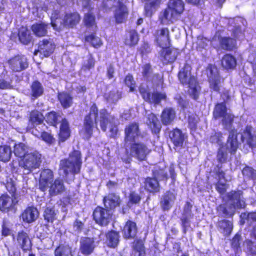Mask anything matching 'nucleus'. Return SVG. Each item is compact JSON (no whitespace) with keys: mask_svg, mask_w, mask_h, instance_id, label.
Returning <instances> with one entry per match:
<instances>
[{"mask_svg":"<svg viewBox=\"0 0 256 256\" xmlns=\"http://www.w3.org/2000/svg\"><path fill=\"white\" fill-rule=\"evenodd\" d=\"M94 120L96 123L98 122H100V126L103 131L105 132L107 127L108 128L107 134L110 137L114 138L116 136L118 128L115 124L114 117L106 110H102L98 114V108L94 104L90 108L89 114L85 118L84 127L81 132L85 138L88 139L92 136Z\"/></svg>","mask_w":256,"mask_h":256,"instance_id":"obj_1","label":"nucleus"},{"mask_svg":"<svg viewBox=\"0 0 256 256\" xmlns=\"http://www.w3.org/2000/svg\"><path fill=\"white\" fill-rule=\"evenodd\" d=\"M243 192L242 190H232L226 194V200L234 202L232 204L226 202L220 204L216 208V210L222 214L224 217L232 218L236 214V210L244 209L246 204L243 200Z\"/></svg>","mask_w":256,"mask_h":256,"instance_id":"obj_2","label":"nucleus"},{"mask_svg":"<svg viewBox=\"0 0 256 256\" xmlns=\"http://www.w3.org/2000/svg\"><path fill=\"white\" fill-rule=\"evenodd\" d=\"M41 162V154L36 150H32L22 160H18V164L23 169L24 174H28L38 168Z\"/></svg>","mask_w":256,"mask_h":256,"instance_id":"obj_3","label":"nucleus"},{"mask_svg":"<svg viewBox=\"0 0 256 256\" xmlns=\"http://www.w3.org/2000/svg\"><path fill=\"white\" fill-rule=\"evenodd\" d=\"M56 12L52 14L51 16V24L54 29L60 31L64 27H72L78 24L80 20L79 14L77 12L66 14L63 20L58 17Z\"/></svg>","mask_w":256,"mask_h":256,"instance_id":"obj_4","label":"nucleus"},{"mask_svg":"<svg viewBox=\"0 0 256 256\" xmlns=\"http://www.w3.org/2000/svg\"><path fill=\"white\" fill-rule=\"evenodd\" d=\"M82 161L79 151L74 150L70 154L68 160L60 161V166L66 174L68 172L78 173L81 167Z\"/></svg>","mask_w":256,"mask_h":256,"instance_id":"obj_5","label":"nucleus"},{"mask_svg":"<svg viewBox=\"0 0 256 256\" xmlns=\"http://www.w3.org/2000/svg\"><path fill=\"white\" fill-rule=\"evenodd\" d=\"M192 68L188 62L184 63V66L178 71V79L184 86L192 85L196 82L197 78L192 74Z\"/></svg>","mask_w":256,"mask_h":256,"instance_id":"obj_6","label":"nucleus"},{"mask_svg":"<svg viewBox=\"0 0 256 256\" xmlns=\"http://www.w3.org/2000/svg\"><path fill=\"white\" fill-rule=\"evenodd\" d=\"M206 70L210 88L214 92H220L222 81L217 68L210 64L208 65Z\"/></svg>","mask_w":256,"mask_h":256,"instance_id":"obj_7","label":"nucleus"},{"mask_svg":"<svg viewBox=\"0 0 256 256\" xmlns=\"http://www.w3.org/2000/svg\"><path fill=\"white\" fill-rule=\"evenodd\" d=\"M168 137L174 145V148H183L184 144L187 140L188 136L182 130L175 128L170 131Z\"/></svg>","mask_w":256,"mask_h":256,"instance_id":"obj_8","label":"nucleus"},{"mask_svg":"<svg viewBox=\"0 0 256 256\" xmlns=\"http://www.w3.org/2000/svg\"><path fill=\"white\" fill-rule=\"evenodd\" d=\"M150 152V150L143 143L134 142L130 145V154L136 157L139 160H145Z\"/></svg>","mask_w":256,"mask_h":256,"instance_id":"obj_9","label":"nucleus"},{"mask_svg":"<svg viewBox=\"0 0 256 256\" xmlns=\"http://www.w3.org/2000/svg\"><path fill=\"white\" fill-rule=\"evenodd\" d=\"M242 142H246L251 148L256 146V134L251 125H246L243 130L240 136Z\"/></svg>","mask_w":256,"mask_h":256,"instance_id":"obj_10","label":"nucleus"},{"mask_svg":"<svg viewBox=\"0 0 256 256\" xmlns=\"http://www.w3.org/2000/svg\"><path fill=\"white\" fill-rule=\"evenodd\" d=\"M154 40L159 47L170 46V32L168 28H162L155 31Z\"/></svg>","mask_w":256,"mask_h":256,"instance_id":"obj_11","label":"nucleus"},{"mask_svg":"<svg viewBox=\"0 0 256 256\" xmlns=\"http://www.w3.org/2000/svg\"><path fill=\"white\" fill-rule=\"evenodd\" d=\"M142 186L145 191L153 195L159 193L161 189L159 180L152 176L144 178Z\"/></svg>","mask_w":256,"mask_h":256,"instance_id":"obj_12","label":"nucleus"},{"mask_svg":"<svg viewBox=\"0 0 256 256\" xmlns=\"http://www.w3.org/2000/svg\"><path fill=\"white\" fill-rule=\"evenodd\" d=\"M140 93L145 101L154 104H158L162 100H165L166 96L160 92H150L144 88L140 90Z\"/></svg>","mask_w":256,"mask_h":256,"instance_id":"obj_13","label":"nucleus"},{"mask_svg":"<svg viewBox=\"0 0 256 256\" xmlns=\"http://www.w3.org/2000/svg\"><path fill=\"white\" fill-rule=\"evenodd\" d=\"M93 216L97 224L101 226H106L111 218L112 213L101 207H97L93 212Z\"/></svg>","mask_w":256,"mask_h":256,"instance_id":"obj_14","label":"nucleus"},{"mask_svg":"<svg viewBox=\"0 0 256 256\" xmlns=\"http://www.w3.org/2000/svg\"><path fill=\"white\" fill-rule=\"evenodd\" d=\"M160 120L164 126H169L173 124L176 118V110L173 107L164 108L160 114Z\"/></svg>","mask_w":256,"mask_h":256,"instance_id":"obj_15","label":"nucleus"},{"mask_svg":"<svg viewBox=\"0 0 256 256\" xmlns=\"http://www.w3.org/2000/svg\"><path fill=\"white\" fill-rule=\"evenodd\" d=\"M238 132L236 128H234L229 130L226 144L229 152L232 154H236L240 144L238 140Z\"/></svg>","mask_w":256,"mask_h":256,"instance_id":"obj_16","label":"nucleus"},{"mask_svg":"<svg viewBox=\"0 0 256 256\" xmlns=\"http://www.w3.org/2000/svg\"><path fill=\"white\" fill-rule=\"evenodd\" d=\"M161 24H170L178 20V16L168 6L164 9L158 16Z\"/></svg>","mask_w":256,"mask_h":256,"instance_id":"obj_17","label":"nucleus"},{"mask_svg":"<svg viewBox=\"0 0 256 256\" xmlns=\"http://www.w3.org/2000/svg\"><path fill=\"white\" fill-rule=\"evenodd\" d=\"M10 68L16 72H20L28 66L26 58L24 56H18L8 62Z\"/></svg>","mask_w":256,"mask_h":256,"instance_id":"obj_18","label":"nucleus"},{"mask_svg":"<svg viewBox=\"0 0 256 256\" xmlns=\"http://www.w3.org/2000/svg\"><path fill=\"white\" fill-rule=\"evenodd\" d=\"M53 177L52 172L49 169L44 170L41 172L39 181V188L42 191L44 192L47 190L48 185L52 181Z\"/></svg>","mask_w":256,"mask_h":256,"instance_id":"obj_19","label":"nucleus"},{"mask_svg":"<svg viewBox=\"0 0 256 256\" xmlns=\"http://www.w3.org/2000/svg\"><path fill=\"white\" fill-rule=\"evenodd\" d=\"M217 228L218 230L225 238L228 237L232 233L234 226L232 221L226 219L218 220Z\"/></svg>","mask_w":256,"mask_h":256,"instance_id":"obj_20","label":"nucleus"},{"mask_svg":"<svg viewBox=\"0 0 256 256\" xmlns=\"http://www.w3.org/2000/svg\"><path fill=\"white\" fill-rule=\"evenodd\" d=\"M39 215L38 210L34 206H29L26 208L20 215V218L26 223H31L35 221Z\"/></svg>","mask_w":256,"mask_h":256,"instance_id":"obj_21","label":"nucleus"},{"mask_svg":"<svg viewBox=\"0 0 256 256\" xmlns=\"http://www.w3.org/2000/svg\"><path fill=\"white\" fill-rule=\"evenodd\" d=\"M54 48V45L52 41L44 40L40 43L38 49V51L35 52L34 54L36 55L39 52L44 56L47 57L52 53Z\"/></svg>","mask_w":256,"mask_h":256,"instance_id":"obj_22","label":"nucleus"},{"mask_svg":"<svg viewBox=\"0 0 256 256\" xmlns=\"http://www.w3.org/2000/svg\"><path fill=\"white\" fill-rule=\"evenodd\" d=\"M220 64L226 70H233L236 68L237 64L236 58L230 54H226L220 60Z\"/></svg>","mask_w":256,"mask_h":256,"instance_id":"obj_23","label":"nucleus"},{"mask_svg":"<svg viewBox=\"0 0 256 256\" xmlns=\"http://www.w3.org/2000/svg\"><path fill=\"white\" fill-rule=\"evenodd\" d=\"M220 48L226 51H232L236 48V40L230 36H224L220 38Z\"/></svg>","mask_w":256,"mask_h":256,"instance_id":"obj_24","label":"nucleus"},{"mask_svg":"<svg viewBox=\"0 0 256 256\" xmlns=\"http://www.w3.org/2000/svg\"><path fill=\"white\" fill-rule=\"evenodd\" d=\"M49 194L50 196L58 195L64 191L65 188L63 181L60 179H56L54 182L48 185Z\"/></svg>","mask_w":256,"mask_h":256,"instance_id":"obj_25","label":"nucleus"},{"mask_svg":"<svg viewBox=\"0 0 256 256\" xmlns=\"http://www.w3.org/2000/svg\"><path fill=\"white\" fill-rule=\"evenodd\" d=\"M95 246L96 245L92 238H84L81 240L80 250L82 254H91Z\"/></svg>","mask_w":256,"mask_h":256,"instance_id":"obj_26","label":"nucleus"},{"mask_svg":"<svg viewBox=\"0 0 256 256\" xmlns=\"http://www.w3.org/2000/svg\"><path fill=\"white\" fill-rule=\"evenodd\" d=\"M168 6L178 17L184 10V4L182 0H170Z\"/></svg>","mask_w":256,"mask_h":256,"instance_id":"obj_27","label":"nucleus"},{"mask_svg":"<svg viewBox=\"0 0 256 256\" xmlns=\"http://www.w3.org/2000/svg\"><path fill=\"white\" fill-rule=\"evenodd\" d=\"M132 254L134 256H145L144 242L142 239H136L132 244Z\"/></svg>","mask_w":256,"mask_h":256,"instance_id":"obj_28","label":"nucleus"},{"mask_svg":"<svg viewBox=\"0 0 256 256\" xmlns=\"http://www.w3.org/2000/svg\"><path fill=\"white\" fill-rule=\"evenodd\" d=\"M32 150L30 149L24 143L16 144L14 148V154L19 160H22V159L24 158L27 154Z\"/></svg>","mask_w":256,"mask_h":256,"instance_id":"obj_29","label":"nucleus"},{"mask_svg":"<svg viewBox=\"0 0 256 256\" xmlns=\"http://www.w3.org/2000/svg\"><path fill=\"white\" fill-rule=\"evenodd\" d=\"M104 202L106 208L112 210L120 205V200L118 196L111 194L104 198Z\"/></svg>","mask_w":256,"mask_h":256,"instance_id":"obj_30","label":"nucleus"},{"mask_svg":"<svg viewBox=\"0 0 256 256\" xmlns=\"http://www.w3.org/2000/svg\"><path fill=\"white\" fill-rule=\"evenodd\" d=\"M16 240L19 245L24 250H27L30 248L31 243L26 232L24 231L18 232Z\"/></svg>","mask_w":256,"mask_h":256,"instance_id":"obj_31","label":"nucleus"},{"mask_svg":"<svg viewBox=\"0 0 256 256\" xmlns=\"http://www.w3.org/2000/svg\"><path fill=\"white\" fill-rule=\"evenodd\" d=\"M146 2L144 10L145 15L151 16L152 14V8H158L162 3V0H142Z\"/></svg>","mask_w":256,"mask_h":256,"instance_id":"obj_32","label":"nucleus"},{"mask_svg":"<svg viewBox=\"0 0 256 256\" xmlns=\"http://www.w3.org/2000/svg\"><path fill=\"white\" fill-rule=\"evenodd\" d=\"M227 108L225 102H218L214 107L212 116L214 120H218L227 113Z\"/></svg>","mask_w":256,"mask_h":256,"instance_id":"obj_33","label":"nucleus"},{"mask_svg":"<svg viewBox=\"0 0 256 256\" xmlns=\"http://www.w3.org/2000/svg\"><path fill=\"white\" fill-rule=\"evenodd\" d=\"M142 137L138 124L134 122L129 124V140L135 142L139 138Z\"/></svg>","mask_w":256,"mask_h":256,"instance_id":"obj_34","label":"nucleus"},{"mask_svg":"<svg viewBox=\"0 0 256 256\" xmlns=\"http://www.w3.org/2000/svg\"><path fill=\"white\" fill-rule=\"evenodd\" d=\"M14 205V202L12 198L5 194L0 197V210L2 211H8Z\"/></svg>","mask_w":256,"mask_h":256,"instance_id":"obj_35","label":"nucleus"},{"mask_svg":"<svg viewBox=\"0 0 256 256\" xmlns=\"http://www.w3.org/2000/svg\"><path fill=\"white\" fill-rule=\"evenodd\" d=\"M169 46H163L161 48H162V53L163 54V57L164 60L167 62L172 63L176 59L177 54Z\"/></svg>","mask_w":256,"mask_h":256,"instance_id":"obj_36","label":"nucleus"},{"mask_svg":"<svg viewBox=\"0 0 256 256\" xmlns=\"http://www.w3.org/2000/svg\"><path fill=\"white\" fill-rule=\"evenodd\" d=\"M106 244L110 248L116 246L119 241V236L117 232L111 231L106 234Z\"/></svg>","mask_w":256,"mask_h":256,"instance_id":"obj_37","label":"nucleus"},{"mask_svg":"<svg viewBox=\"0 0 256 256\" xmlns=\"http://www.w3.org/2000/svg\"><path fill=\"white\" fill-rule=\"evenodd\" d=\"M172 194L170 191L167 192L163 196L162 200L160 201L161 208L163 211L168 210L171 208L170 203L172 201Z\"/></svg>","mask_w":256,"mask_h":256,"instance_id":"obj_38","label":"nucleus"},{"mask_svg":"<svg viewBox=\"0 0 256 256\" xmlns=\"http://www.w3.org/2000/svg\"><path fill=\"white\" fill-rule=\"evenodd\" d=\"M70 135L68 124L67 120L65 119L62 120L59 134L60 139L62 142L65 141Z\"/></svg>","mask_w":256,"mask_h":256,"instance_id":"obj_39","label":"nucleus"},{"mask_svg":"<svg viewBox=\"0 0 256 256\" xmlns=\"http://www.w3.org/2000/svg\"><path fill=\"white\" fill-rule=\"evenodd\" d=\"M47 26L44 23L34 24L32 26V30L36 36H43L47 33Z\"/></svg>","mask_w":256,"mask_h":256,"instance_id":"obj_40","label":"nucleus"},{"mask_svg":"<svg viewBox=\"0 0 256 256\" xmlns=\"http://www.w3.org/2000/svg\"><path fill=\"white\" fill-rule=\"evenodd\" d=\"M221 122L224 128L226 130L232 129L234 122L235 116L232 113L227 112L221 117Z\"/></svg>","mask_w":256,"mask_h":256,"instance_id":"obj_41","label":"nucleus"},{"mask_svg":"<svg viewBox=\"0 0 256 256\" xmlns=\"http://www.w3.org/2000/svg\"><path fill=\"white\" fill-rule=\"evenodd\" d=\"M74 251L68 246H60L54 252L55 256H73Z\"/></svg>","mask_w":256,"mask_h":256,"instance_id":"obj_42","label":"nucleus"},{"mask_svg":"<svg viewBox=\"0 0 256 256\" xmlns=\"http://www.w3.org/2000/svg\"><path fill=\"white\" fill-rule=\"evenodd\" d=\"M44 120V117L42 113L34 110L31 112L30 116V122L34 126L35 125L41 124Z\"/></svg>","mask_w":256,"mask_h":256,"instance_id":"obj_43","label":"nucleus"},{"mask_svg":"<svg viewBox=\"0 0 256 256\" xmlns=\"http://www.w3.org/2000/svg\"><path fill=\"white\" fill-rule=\"evenodd\" d=\"M152 177L160 181H167L168 176L163 168H158L152 170Z\"/></svg>","mask_w":256,"mask_h":256,"instance_id":"obj_44","label":"nucleus"},{"mask_svg":"<svg viewBox=\"0 0 256 256\" xmlns=\"http://www.w3.org/2000/svg\"><path fill=\"white\" fill-rule=\"evenodd\" d=\"M126 8L122 2H119L118 8L116 11L115 18L118 23L122 22L126 17Z\"/></svg>","mask_w":256,"mask_h":256,"instance_id":"obj_45","label":"nucleus"},{"mask_svg":"<svg viewBox=\"0 0 256 256\" xmlns=\"http://www.w3.org/2000/svg\"><path fill=\"white\" fill-rule=\"evenodd\" d=\"M12 150L8 146H0V160L4 162H8L11 157Z\"/></svg>","mask_w":256,"mask_h":256,"instance_id":"obj_46","label":"nucleus"},{"mask_svg":"<svg viewBox=\"0 0 256 256\" xmlns=\"http://www.w3.org/2000/svg\"><path fill=\"white\" fill-rule=\"evenodd\" d=\"M18 36L20 40L24 44H27L32 40V36L28 30L22 27L19 30Z\"/></svg>","mask_w":256,"mask_h":256,"instance_id":"obj_47","label":"nucleus"},{"mask_svg":"<svg viewBox=\"0 0 256 256\" xmlns=\"http://www.w3.org/2000/svg\"><path fill=\"white\" fill-rule=\"evenodd\" d=\"M58 100L64 108L70 107L72 104V98L67 93L62 92L58 96Z\"/></svg>","mask_w":256,"mask_h":256,"instance_id":"obj_48","label":"nucleus"},{"mask_svg":"<svg viewBox=\"0 0 256 256\" xmlns=\"http://www.w3.org/2000/svg\"><path fill=\"white\" fill-rule=\"evenodd\" d=\"M32 95L36 98L41 96L44 92V88L41 84L37 81L34 82L31 86Z\"/></svg>","mask_w":256,"mask_h":256,"instance_id":"obj_49","label":"nucleus"},{"mask_svg":"<svg viewBox=\"0 0 256 256\" xmlns=\"http://www.w3.org/2000/svg\"><path fill=\"white\" fill-rule=\"evenodd\" d=\"M241 235L238 234H236L230 240V246L232 249L235 252H238L240 250V244L242 242Z\"/></svg>","mask_w":256,"mask_h":256,"instance_id":"obj_50","label":"nucleus"},{"mask_svg":"<svg viewBox=\"0 0 256 256\" xmlns=\"http://www.w3.org/2000/svg\"><path fill=\"white\" fill-rule=\"evenodd\" d=\"M242 172L244 176L251 180H256V170L252 166H246L242 170Z\"/></svg>","mask_w":256,"mask_h":256,"instance_id":"obj_51","label":"nucleus"},{"mask_svg":"<svg viewBox=\"0 0 256 256\" xmlns=\"http://www.w3.org/2000/svg\"><path fill=\"white\" fill-rule=\"evenodd\" d=\"M240 216L242 220H246L248 222L256 223V211L242 212Z\"/></svg>","mask_w":256,"mask_h":256,"instance_id":"obj_52","label":"nucleus"},{"mask_svg":"<svg viewBox=\"0 0 256 256\" xmlns=\"http://www.w3.org/2000/svg\"><path fill=\"white\" fill-rule=\"evenodd\" d=\"M44 220L48 222H52L56 218V212L53 207L48 206L44 212Z\"/></svg>","mask_w":256,"mask_h":256,"instance_id":"obj_53","label":"nucleus"},{"mask_svg":"<svg viewBox=\"0 0 256 256\" xmlns=\"http://www.w3.org/2000/svg\"><path fill=\"white\" fill-rule=\"evenodd\" d=\"M247 256H256V244L250 240H246Z\"/></svg>","mask_w":256,"mask_h":256,"instance_id":"obj_54","label":"nucleus"},{"mask_svg":"<svg viewBox=\"0 0 256 256\" xmlns=\"http://www.w3.org/2000/svg\"><path fill=\"white\" fill-rule=\"evenodd\" d=\"M188 87L191 90L190 94L191 97L194 100H197L199 96V91L200 90L198 80L196 81V84L192 85H189Z\"/></svg>","mask_w":256,"mask_h":256,"instance_id":"obj_55","label":"nucleus"},{"mask_svg":"<svg viewBox=\"0 0 256 256\" xmlns=\"http://www.w3.org/2000/svg\"><path fill=\"white\" fill-rule=\"evenodd\" d=\"M222 140V134L221 132H214L210 136L209 141L211 144H220Z\"/></svg>","mask_w":256,"mask_h":256,"instance_id":"obj_56","label":"nucleus"},{"mask_svg":"<svg viewBox=\"0 0 256 256\" xmlns=\"http://www.w3.org/2000/svg\"><path fill=\"white\" fill-rule=\"evenodd\" d=\"M214 186L216 190L220 195L224 194L228 188V184L226 182H222L220 180H218L214 184Z\"/></svg>","mask_w":256,"mask_h":256,"instance_id":"obj_57","label":"nucleus"},{"mask_svg":"<svg viewBox=\"0 0 256 256\" xmlns=\"http://www.w3.org/2000/svg\"><path fill=\"white\" fill-rule=\"evenodd\" d=\"M86 40L92 44L94 48H98L102 44V42L100 38L96 36L94 34H91L86 37Z\"/></svg>","mask_w":256,"mask_h":256,"instance_id":"obj_58","label":"nucleus"},{"mask_svg":"<svg viewBox=\"0 0 256 256\" xmlns=\"http://www.w3.org/2000/svg\"><path fill=\"white\" fill-rule=\"evenodd\" d=\"M227 152L222 147L218 149L216 152V160L219 163L224 164L226 162Z\"/></svg>","mask_w":256,"mask_h":256,"instance_id":"obj_59","label":"nucleus"},{"mask_svg":"<svg viewBox=\"0 0 256 256\" xmlns=\"http://www.w3.org/2000/svg\"><path fill=\"white\" fill-rule=\"evenodd\" d=\"M84 22L86 26L89 27H96L95 25V18L93 14L89 12L86 14Z\"/></svg>","mask_w":256,"mask_h":256,"instance_id":"obj_60","label":"nucleus"},{"mask_svg":"<svg viewBox=\"0 0 256 256\" xmlns=\"http://www.w3.org/2000/svg\"><path fill=\"white\" fill-rule=\"evenodd\" d=\"M214 174L218 177V180H224L226 181L225 172L222 170V166L217 165L214 168Z\"/></svg>","mask_w":256,"mask_h":256,"instance_id":"obj_61","label":"nucleus"},{"mask_svg":"<svg viewBox=\"0 0 256 256\" xmlns=\"http://www.w3.org/2000/svg\"><path fill=\"white\" fill-rule=\"evenodd\" d=\"M58 120V116L55 112H52L46 116V121L52 126H56Z\"/></svg>","mask_w":256,"mask_h":256,"instance_id":"obj_62","label":"nucleus"},{"mask_svg":"<svg viewBox=\"0 0 256 256\" xmlns=\"http://www.w3.org/2000/svg\"><path fill=\"white\" fill-rule=\"evenodd\" d=\"M188 127L190 130L195 131L197 128L198 120L196 118L189 116L188 118Z\"/></svg>","mask_w":256,"mask_h":256,"instance_id":"obj_63","label":"nucleus"},{"mask_svg":"<svg viewBox=\"0 0 256 256\" xmlns=\"http://www.w3.org/2000/svg\"><path fill=\"white\" fill-rule=\"evenodd\" d=\"M141 198L140 195L134 192H132L129 194V202L132 204H139Z\"/></svg>","mask_w":256,"mask_h":256,"instance_id":"obj_64","label":"nucleus"}]
</instances>
